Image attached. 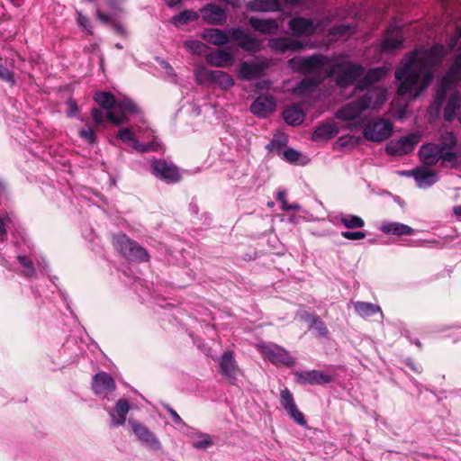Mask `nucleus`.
Here are the masks:
<instances>
[{
	"instance_id": "nucleus-1",
	"label": "nucleus",
	"mask_w": 461,
	"mask_h": 461,
	"mask_svg": "<svg viewBox=\"0 0 461 461\" xmlns=\"http://www.w3.org/2000/svg\"><path fill=\"white\" fill-rule=\"evenodd\" d=\"M387 99V92L382 87L368 89L361 97L351 101L336 112V118L348 122L351 131L364 127L366 116L364 112L381 106Z\"/></svg>"
},
{
	"instance_id": "nucleus-2",
	"label": "nucleus",
	"mask_w": 461,
	"mask_h": 461,
	"mask_svg": "<svg viewBox=\"0 0 461 461\" xmlns=\"http://www.w3.org/2000/svg\"><path fill=\"white\" fill-rule=\"evenodd\" d=\"M289 67L299 73L314 76L322 82L336 73L335 60L326 55L313 54L306 57H295L289 61Z\"/></svg>"
},
{
	"instance_id": "nucleus-3",
	"label": "nucleus",
	"mask_w": 461,
	"mask_h": 461,
	"mask_svg": "<svg viewBox=\"0 0 461 461\" xmlns=\"http://www.w3.org/2000/svg\"><path fill=\"white\" fill-rule=\"evenodd\" d=\"M117 137L136 151L144 153L158 150L160 145L155 140L154 131L145 123L119 130Z\"/></svg>"
},
{
	"instance_id": "nucleus-4",
	"label": "nucleus",
	"mask_w": 461,
	"mask_h": 461,
	"mask_svg": "<svg viewBox=\"0 0 461 461\" xmlns=\"http://www.w3.org/2000/svg\"><path fill=\"white\" fill-rule=\"evenodd\" d=\"M95 101L105 111H113L117 114H136L138 106L128 97L116 100L114 95L107 92H99L95 95Z\"/></svg>"
},
{
	"instance_id": "nucleus-5",
	"label": "nucleus",
	"mask_w": 461,
	"mask_h": 461,
	"mask_svg": "<svg viewBox=\"0 0 461 461\" xmlns=\"http://www.w3.org/2000/svg\"><path fill=\"white\" fill-rule=\"evenodd\" d=\"M420 161L426 166L440 163L444 167L456 168V156L450 152H443L437 143L423 144L419 149Z\"/></svg>"
},
{
	"instance_id": "nucleus-6",
	"label": "nucleus",
	"mask_w": 461,
	"mask_h": 461,
	"mask_svg": "<svg viewBox=\"0 0 461 461\" xmlns=\"http://www.w3.org/2000/svg\"><path fill=\"white\" fill-rule=\"evenodd\" d=\"M113 245L120 253L131 261L145 262L149 260L147 250L125 234L113 237Z\"/></svg>"
},
{
	"instance_id": "nucleus-7",
	"label": "nucleus",
	"mask_w": 461,
	"mask_h": 461,
	"mask_svg": "<svg viewBox=\"0 0 461 461\" xmlns=\"http://www.w3.org/2000/svg\"><path fill=\"white\" fill-rule=\"evenodd\" d=\"M258 350L263 357L276 366L291 367L295 360L290 353L283 347L272 342H259L257 344Z\"/></svg>"
},
{
	"instance_id": "nucleus-8",
	"label": "nucleus",
	"mask_w": 461,
	"mask_h": 461,
	"mask_svg": "<svg viewBox=\"0 0 461 461\" xmlns=\"http://www.w3.org/2000/svg\"><path fill=\"white\" fill-rule=\"evenodd\" d=\"M335 67L336 73H339L336 77V84L340 87H347L354 84L364 73V67L362 65L349 61H335Z\"/></svg>"
},
{
	"instance_id": "nucleus-9",
	"label": "nucleus",
	"mask_w": 461,
	"mask_h": 461,
	"mask_svg": "<svg viewBox=\"0 0 461 461\" xmlns=\"http://www.w3.org/2000/svg\"><path fill=\"white\" fill-rule=\"evenodd\" d=\"M392 131L393 124L382 118L366 122L363 127V136L365 139L374 142L384 141L391 136Z\"/></svg>"
},
{
	"instance_id": "nucleus-10",
	"label": "nucleus",
	"mask_w": 461,
	"mask_h": 461,
	"mask_svg": "<svg viewBox=\"0 0 461 461\" xmlns=\"http://www.w3.org/2000/svg\"><path fill=\"white\" fill-rule=\"evenodd\" d=\"M420 139V133L412 132L397 140H392L387 143L385 151L391 156L407 155L414 149Z\"/></svg>"
},
{
	"instance_id": "nucleus-11",
	"label": "nucleus",
	"mask_w": 461,
	"mask_h": 461,
	"mask_svg": "<svg viewBox=\"0 0 461 461\" xmlns=\"http://www.w3.org/2000/svg\"><path fill=\"white\" fill-rule=\"evenodd\" d=\"M269 64L266 59L256 58L252 61H241L238 76L243 80H253L260 77Z\"/></svg>"
},
{
	"instance_id": "nucleus-12",
	"label": "nucleus",
	"mask_w": 461,
	"mask_h": 461,
	"mask_svg": "<svg viewBox=\"0 0 461 461\" xmlns=\"http://www.w3.org/2000/svg\"><path fill=\"white\" fill-rule=\"evenodd\" d=\"M128 423L142 445L154 451L161 450L162 445L159 439L145 425L132 420H130Z\"/></svg>"
},
{
	"instance_id": "nucleus-13",
	"label": "nucleus",
	"mask_w": 461,
	"mask_h": 461,
	"mask_svg": "<svg viewBox=\"0 0 461 461\" xmlns=\"http://www.w3.org/2000/svg\"><path fill=\"white\" fill-rule=\"evenodd\" d=\"M321 25V22L314 23L312 19L303 16L293 17L288 22V29L292 34L296 37L312 36Z\"/></svg>"
},
{
	"instance_id": "nucleus-14",
	"label": "nucleus",
	"mask_w": 461,
	"mask_h": 461,
	"mask_svg": "<svg viewBox=\"0 0 461 461\" xmlns=\"http://www.w3.org/2000/svg\"><path fill=\"white\" fill-rule=\"evenodd\" d=\"M152 173L167 184L176 183L181 176L178 168L172 163L163 159L154 160L151 164Z\"/></svg>"
},
{
	"instance_id": "nucleus-15",
	"label": "nucleus",
	"mask_w": 461,
	"mask_h": 461,
	"mask_svg": "<svg viewBox=\"0 0 461 461\" xmlns=\"http://www.w3.org/2000/svg\"><path fill=\"white\" fill-rule=\"evenodd\" d=\"M219 372L230 384H235L240 369L235 360L233 352L225 351L219 358Z\"/></svg>"
},
{
	"instance_id": "nucleus-16",
	"label": "nucleus",
	"mask_w": 461,
	"mask_h": 461,
	"mask_svg": "<svg viewBox=\"0 0 461 461\" xmlns=\"http://www.w3.org/2000/svg\"><path fill=\"white\" fill-rule=\"evenodd\" d=\"M403 36L398 25H391L380 42L379 49L383 53H393L402 47Z\"/></svg>"
},
{
	"instance_id": "nucleus-17",
	"label": "nucleus",
	"mask_w": 461,
	"mask_h": 461,
	"mask_svg": "<svg viewBox=\"0 0 461 461\" xmlns=\"http://www.w3.org/2000/svg\"><path fill=\"white\" fill-rule=\"evenodd\" d=\"M230 40L237 42L238 46L246 51H257L259 50L260 41L249 35L244 29L235 27L228 30Z\"/></svg>"
},
{
	"instance_id": "nucleus-18",
	"label": "nucleus",
	"mask_w": 461,
	"mask_h": 461,
	"mask_svg": "<svg viewBox=\"0 0 461 461\" xmlns=\"http://www.w3.org/2000/svg\"><path fill=\"white\" fill-rule=\"evenodd\" d=\"M280 402L286 411L290 418L301 426L306 425V420L303 414L298 410L294 396L289 389L285 388L280 392Z\"/></svg>"
},
{
	"instance_id": "nucleus-19",
	"label": "nucleus",
	"mask_w": 461,
	"mask_h": 461,
	"mask_svg": "<svg viewBox=\"0 0 461 461\" xmlns=\"http://www.w3.org/2000/svg\"><path fill=\"white\" fill-rule=\"evenodd\" d=\"M202 19L208 24L223 25L227 22L224 9L214 4H207L199 11Z\"/></svg>"
},
{
	"instance_id": "nucleus-20",
	"label": "nucleus",
	"mask_w": 461,
	"mask_h": 461,
	"mask_svg": "<svg viewBox=\"0 0 461 461\" xmlns=\"http://www.w3.org/2000/svg\"><path fill=\"white\" fill-rule=\"evenodd\" d=\"M269 48L277 53H285L286 51H300L303 49V43L290 37H278L269 40Z\"/></svg>"
},
{
	"instance_id": "nucleus-21",
	"label": "nucleus",
	"mask_w": 461,
	"mask_h": 461,
	"mask_svg": "<svg viewBox=\"0 0 461 461\" xmlns=\"http://www.w3.org/2000/svg\"><path fill=\"white\" fill-rule=\"evenodd\" d=\"M295 376L297 382L302 384H326L333 381L331 375L319 370L296 372Z\"/></svg>"
},
{
	"instance_id": "nucleus-22",
	"label": "nucleus",
	"mask_w": 461,
	"mask_h": 461,
	"mask_svg": "<svg viewBox=\"0 0 461 461\" xmlns=\"http://www.w3.org/2000/svg\"><path fill=\"white\" fill-rule=\"evenodd\" d=\"M91 115L94 122L97 126H101L105 121H109L115 125L126 123L128 117L125 114H117L113 111L100 110L97 108L92 109Z\"/></svg>"
},
{
	"instance_id": "nucleus-23",
	"label": "nucleus",
	"mask_w": 461,
	"mask_h": 461,
	"mask_svg": "<svg viewBox=\"0 0 461 461\" xmlns=\"http://www.w3.org/2000/svg\"><path fill=\"white\" fill-rule=\"evenodd\" d=\"M276 99L271 95H259L251 104L250 111L258 117H267L276 109Z\"/></svg>"
},
{
	"instance_id": "nucleus-24",
	"label": "nucleus",
	"mask_w": 461,
	"mask_h": 461,
	"mask_svg": "<svg viewBox=\"0 0 461 461\" xmlns=\"http://www.w3.org/2000/svg\"><path fill=\"white\" fill-rule=\"evenodd\" d=\"M93 390L96 394L107 395L116 388L113 378L105 372L97 373L93 378Z\"/></svg>"
},
{
	"instance_id": "nucleus-25",
	"label": "nucleus",
	"mask_w": 461,
	"mask_h": 461,
	"mask_svg": "<svg viewBox=\"0 0 461 461\" xmlns=\"http://www.w3.org/2000/svg\"><path fill=\"white\" fill-rule=\"evenodd\" d=\"M443 152H450L456 156L455 162H453L456 168L461 167V152L456 150L457 140L455 134L451 131H446L441 134L439 143H437Z\"/></svg>"
},
{
	"instance_id": "nucleus-26",
	"label": "nucleus",
	"mask_w": 461,
	"mask_h": 461,
	"mask_svg": "<svg viewBox=\"0 0 461 461\" xmlns=\"http://www.w3.org/2000/svg\"><path fill=\"white\" fill-rule=\"evenodd\" d=\"M420 188H428L438 181L436 172L423 167H419L411 172Z\"/></svg>"
},
{
	"instance_id": "nucleus-27",
	"label": "nucleus",
	"mask_w": 461,
	"mask_h": 461,
	"mask_svg": "<svg viewBox=\"0 0 461 461\" xmlns=\"http://www.w3.org/2000/svg\"><path fill=\"white\" fill-rule=\"evenodd\" d=\"M206 62L217 68H228L234 61L233 54L224 50H216L205 55Z\"/></svg>"
},
{
	"instance_id": "nucleus-28",
	"label": "nucleus",
	"mask_w": 461,
	"mask_h": 461,
	"mask_svg": "<svg viewBox=\"0 0 461 461\" xmlns=\"http://www.w3.org/2000/svg\"><path fill=\"white\" fill-rule=\"evenodd\" d=\"M249 23L255 31L263 34H276L279 29L278 23L273 18L263 19L251 16Z\"/></svg>"
},
{
	"instance_id": "nucleus-29",
	"label": "nucleus",
	"mask_w": 461,
	"mask_h": 461,
	"mask_svg": "<svg viewBox=\"0 0 461 461\" xmlns=\"http://www.w3.org/2000/svg\"><path fill=\"white\" fill-rule=\"evenodd\" d=\"M130 411V405L126 399H120L114 410L109 411L111 417V427L117 428L126 421V416Z\"/></svg>"
},
{
	"instance_id": "nucleus-30",
	"label": "nucleus",
	"mask_w": 461,
	"mask_h": 461,
	"mask_svg": "<svg viewBox=\"0 0 461 461\" xmlns=\"http://www.w3.org/2000/svg\"><path fill=\"white\" fill-rule=\"evenodd\" d=\"M443 117L447 122H452L456 118L461 122V96L459 94L455 93L448 98Z\"/></svg>"
},
{
	"instance_id": "nucleus-31",
	"label": "nucleus",
	"mask_w": 461,
	"mask_h": 461,
	"mask_svg": "<svg viewBox=\"0 0 461 461\" xmlns=\"http://www.w3.org/2000/svg\"><path fill=\"white\" fill-rule=\"evenodd\" d=\"M202 38L215 46H222L230 41L228 31L217 28H207L202 32Z\"/></svg>"
},
{
	"instance_id": "nucleus-32",
	"label": "nucleus",
	"mask_w": 461,
	"mask_h": 461,
	"mask_svg": "<svg viewBox=\"0 0 461 461\" xmlns=\"http://www.w3.org/2000/svg\"><path fill=\"white\" fill-rule=\"evenodd\" d=\"M246 6L249 11L258 13H273L281 10L279 0H250Z\"/></svg>"
},
{
	"instance_id": "nucleus-33",
	"label": "nucleus",
	"mask_w": 461,
	"mask_h": 461,
	"mask_svg": "<svg viewBox=\"0 0 461 461\" xmlns=\"http://www.w3.org/2000/svg\"><path fill=\"white\" fill-rule=\"evenodd\" d=\"M380 230L388 235L409 236L414 234V230L404 223L397 221H383Z\"/></svg>"
},
{
	"instance_id": "nucleus-34",
	"label": "nucleus",
	"mask_w": 461,
	"mask_h": 461,
	"mask_svg": "<svg viewBox=\"0 0 461 461\" xmlns=\"http://www.w3.org/2000/svg\"><path fill=\"white\" fill-rule=\"evenodd\" d=\"M283 118L289 125H299L304 120V113L300 104H292L284 110Z\"/></svg>"
},
{
	"instance_id": "nucleus-35",
	"label": "nucleus",
	"mask_w": 461,
	"mask_h": 461,
	"mask_svg": "<svg viewBox=\"0 0 461 461\" xmlns=\"http://www.w3.org/2000/svg\"><path fill=\"white\" fill-rule=\"evenodd\" d=\"M339 130L332 122H326L319 125L312 133V139L313 141L327 140L333 138Z\"/></svg>"
},
{
	"instance_id": "nucleus-36",
	"label": "nucleus",
	"mask_w": 461,
	"mask_h": 461,
	"mask_svg": "<svg viewBox=\"0 0 461 461\" xmlns=\"http://www.w3.org/2000/svg\"><path fill=\"white\" fill-rule=\"evenodd\" d=\"M212 76L211 83L222 90H229L235 84L233 77L225 71L214 70Z\"/></svg>"
},
{
	"instance_id": "nucleus-37",
	"label": "nucleus",
	"mask_w": 461,
	"mask_h": 461,
	"mask_svg": "<svg viewBox=\"0 0 461 461\" xmlns=\"http://www.w3.org/2000/svg\"><path fill=\"white\" fill-rule=\"evenodd\" d=\"M352 303L356 313L362 318H368L381 312L380 306L372 303L357 301Z\"/></svg>"
},
{
	"instance_id": "nucleus-38",
	"label": "nucleus",
	"mask_w": 461,
	"mask_h": 461,
	"mask_svg": "<svg viewBox=\"0 0 461 461\" xmlns=\"http://www.w3.org/2000/svg\"><path fill=\"white\" fill-rule=\"evenodd\" d=\"M321 83L315 78H303L293 88V93L300 95H310L316 91Z\"/></svg>"
},
{
	"instance_id": "nucleus-39",
	"label": "nucleus",
	"mask_w": 461,
	"mask_h": 461,
	"mask_svg": "<svg viewBox=\"0 0 461 461\" xmlns=\"http://www.w3.org/2000/svg\"><path fill=\"white\" fill-rule=\"evenodd\" d=\"M385 67H378L371 68L365 77L360 80V87H367L370 85L381 80L387 74Z\"/></svg>"
},
{
	"instance_id": "nucleus-40",
	"label": "nucleus",
	"mask_w": 461,
	"mask_h": 461,
	"mask_svg": "<svg viewBox=\"0 0 461 461\" xmlns=\"http://www.w3.org/2000/svg\"><path fill=\"white\" fill-rule=\"evenodd\" d=\"M192 447L196 449H207L213 446V441L209 434L197 432L191 436Z\"/></svg>"
},
{
	"instance_id": "nucleus-41",
	"label": "nucleus",
	"mask_w": 461,
	"mask_h": 461,
	"mask_svg": "<svg viewBox=\"0 0 461 461\" xmlns=\"http://www.w3.org/2000/svg\"><path fill=\"white\" fill-rule=\"evenodd\" d=\"M336 219L347 229L363 228L365 226L364 220L357 215L346 214L338 216Z\"/></svg>"
},
{
	"instance_id": "nucleus-42",
	"label": "nucleus",
	"mask_w": 461,
	"mask_h": 461,
	"mask_svg": "<svg viewBox=\"0 0 461 461\" xmlns=\"http://www.w3.org/2000/svg\"><path fill=\"white\" fill-rule=\"evenodd\" d=\"M199 18V13L193 10H185L171 18V23L176 26H181L189 22L196 21Z\"/></svg>"
},
{
	"instance_id": "nucleus-43",
	"label": "nucleus",
	"mask_w": 461,
	"mask_h": 461,
	"mask_svg": "<svg viewBox=\"0 0 461 461\" xmlns=\"http://www.w3.org/2000/svg\"><path fill=\"white\" fill-rule=\"evenodd\" d=\"M213 71L214 70H211L203 65H198L194 68V77L196 82L200 85L211 83Z\"/></svg>"
},
{
	"instance_id": "nucleus-44",
	"label": "nucleus",
	"mask_w": 461,
	"mask_h": 461,
	"mask_svg": "<svg viewBox=\"0 0 461 461\" xmlns=\"http://www.w3.org/2000/svg\"><path fill=\"white\" fill-rule=\"evenodd\" d=\"M17 260L20 263V265L23 267V276H25L28 278L36 277L37 273L32 259L28 258L25 256L18 255Z\"/></svg>"
},
{
	"instance_id": "nucleus-45",
	"label": "nucleus",
	"mask_w": 461,
	"mask_h": 461,
	"mask_svg": "<svg viewBox=\"0 0 461 461\" xmlns=\"http://www.w3.org/2000/svg\"><path fill=\"white\" fill-rule=\"evenodd\" d=\"M354 32L353 27L350 24H339L331 28L329 34L334 39H340L342 37L350 35Z\"/></svg>"
},
{
	"instance_id": "nucleus-46",
	"label": "nucleus",
	"mask_w": 461,
	"mask_h": 461,
	"mask_svg": "<svg viewBox=\"0 0 461 461\" xmlns=\"http://www.w3.org/2000/svg\"><path fill=\"white\" fill-rule=\"evenodd\" d=\"M184 47L192 54H201L206 45L198 40L189 39L184 42Z\"/></svg>"
},
{
	"instance_id": "nucleus-47",
	"label": "nucleus",
	"mask_w": 461,
	"mask_h": 461,
	"mask_svg": "<svg viewBox=\"0 0 461 461\" xmlns=\"http://www.w3.org/2000/svg\"><path fill=\"white\" fill-rule=\"evenodd\" d=\"M276 199L282 203V209L284 211H299L300 205L297 203H286V194L285 191H279L276 194Z\"/></svg>"
},
{
	"instance_id": "nucleus-48",
	"label": "nucleus",
	"mask_w": 461,
	"mask_h": 461,
	"mask_svg": "<svg viewBox=\"0 0 461 461\" xmlns=\"http://www.w3.org/2000/svg\"><path fill=\"white\" fill-rule=\"evenodd\" d=\"M310 327L314 329L321 337H326L328 335V329L319 316L312 318V322L310 324Z\"/></svg>"
},
{
	"instance_id": "nucleus-49",
	"label": "nucleus",
	"mask_w": 461,
	"mask_h": 461,
	"mask_svg": "<svg viewBox=\"0 0 461 461\" xmlns=\"http://www.w3.org/2000/svg\"><path fill=\"white\" fill-rule=\"evenodd\" d=\"M77 23L87 33L92 34V25L89 19L84 15L81 12H77Z\"/></svg>"
},
{
	"instance_id": "nucleus-50",
	"label": "nucleus",
	"mask_w": 461,
	"mask_h": 461,
	"mask_svg": "<svg viewBox=\"0 0 461 461\" xmlns=\"http://www.w3.org/2000/svg\"><path fill=\"white\" fill-rule=\"evenodd\" d=\"M0 79L9 83L11 86H14L16 81L14 79V73L5 68L0 62Z\"/></svg>"
},
{
	"instance_id": "nucleus-51",
	"label": "nucleus",
	"mask_w": 461,
	"mask_h": 461,
	"mask_svg": "<svg viewBox=\"0 0 461 461\" xmlns=\"http://www.w3.org/2000/svg\"><path fill=\"white\" fill-rule=\"evenodd\" d=\"M79 136L89 144H94L96 141L95 131L91 127L80 130Z\"/></svg>"
},
{
	"instance_id": "nucleus-52",
	"label": "nucleus",
	"mask_w": 461,
	"mask_h": 461,
	"mask_svg": "<svg viewBox=\"0 0 461 461\" xmlns=\"http://www.w3.org/2000/svg\"><path fill=\"white\" fill-rule=\"evenodd\" d=\"M283 157L287 162L297 163L303 155L294 149H287L284 151Z\"/></svg>"
},
{
	"instance_id": "nucleus-53",
	"label": "nucleus",
	"mask_w": 461,
	"mask_h": 461,
	"mask_svg": "<svg viewBox=\"0 0 461 461\" xmlns=\"http://www.w3.org/2000/svg\"><path fill=\"white\" fill-rule=\"evenodd\" d=\"M287 142V139L285 135L280 134L278 136H275L271 142L267 145V148L270 149H278L285 146Z\"/></svg>"
},
{
	"instance_id": "nucleus-54",
	"label": "nucleus",
	"mask_w": 461,
	"mask_h": 461,
	"mask_svg": "<svg viewBox=\"0 0 461 461\" xmlns=\"http://www.w3.org/2000/svg\"><path fill=\"white\" fill-rule=\"evenodd\" d=\"M316 0H285V5L293 7L309 8Z\"/></svg>"
},
{
	"instance_id": "nucleus-55",
	"label": "nucleus",
	"mask_w": 461,
	"mask_h": 461,
	"mask_svg": "<svg viewBox=\"0 0 461 461\" xmlns=\"http://www.w3.org/2000/svg\"><path fill=\"white\" fill-rule=\"evenodd\" d=\"M341 236L347 240H363L364 238H366V232L365 231H349V230H346V231H342L341 232Z\"/></svg>"
},
{
	"instance_id": "nucleus-56",
	"label": "nucleus",
	"mask_w": 461,
	"mask_h": 461,
	"mask_svg": "<svg viewBox=\"0 0 461 461\" xmlns=\"http://www.w3.org/2000/svg\"><path fill=\"white\" fill-rule=\"evenodd\" d=\"M166 409L168 411V413L171 415L172 420L175 424L186 426L185 424V422L183 421L182 418L177 414V412L174 409H172L170 406H166Z\"/></svg>"
},
{
	"instance_id": "nucleus-57",
	"label": "nucleus",
	"mask_w": 461,
	"mask_h": 461,
	"mask_svg": "<svg viewBox=\"0 0 461 461\" xmlns=\"http://www.w3.org/2000/svg\"><path fill=\"white\" fill-rule=\"evenodd\" d=\"M302 321L309 322L310 324L312 322V318H316L317 315L311 314L306 311H299L296 314Z\"/></svg>"
},
{
	"instance_id": "nucleus-58",
	"label": "nucleus",
	"mask_w": 461,
	"mask_h": 461,
	"mask_svg": "<svg viewBox=\"0 0 461 461\" xmlns=\"http://www.w3.org/2000/svg\"><path fill=\"white\" fill-rule=\"evenodd\" d=\"M124 2L125 0H108L107 5L111 9L121 12Z\"/></svg>"
},
{
	"instance_id": "nucleus-59",
	"label": "nucleus",
	"mask_w": 461,
	"mask_h": 461,
	"mask_svg": "<svg viewBox=\"0 0 461 461\" xmlns=\"http://www.w3.org/2000/svg\"><path fill=\"white\" fill-rule=\"evenodd\" d=\"M68 111L67 112V114L68 117H74L77 113V105L75 101L70 100L68 102Z\"/></svg>"
},
{
	"instance_id": "nucleus-60",
	"label": "nucleus",
	"mask_w": 461,
	"mask_h": 461,
	"mask_svg": "<svg viewBox=\"0 0 461 461\" xmlns=\"http://www.w3.org/2000/svg\"><path fill=\"white\" fill-rule=\"evenodd\" d=\"M443 8L447 11L451 5H461V0H438Z\"/></svg>"
},
{
	"instance_id": "nucleus-61",
	"label": "nucleus",
	"mask_w": 461,
	"mask_h": 461,
	"mask_svg": "<svg viewBox=\"0 0 461 461\" xmlns=\"http://www.w3.org/2000/svg\"><path fill=\"white\" fill-rule=\"evenodd\" d=\"M7 236L6 225L5 221L0 218V241H4Z\"/></svg>"
},
{
	"instance_id": "nucleus-62",
	"label": "nucleus",
	"mask_w": 461,
	"mask_h": 461,
	"mask_svg": "<svg viewBox=\"0 0 461 461\" xmlns=\"http://www.w3.org/2000/svg\"><path fill=\"white\" fill-rule=\"evenodd\" d=\"M35 261L40 270L46 271L48 269L49 266L44 258H35Z\"/></svg>"
},
{
	"instance_id": "nucleus-63",
	"label": "nucleus",
	"mask_w": 461,
	"mask_h": 461,
	"mask_svg": "<svg viewBox=\"0 0 461 461\" xmlns=\"http://www.w3.org/2000/svg\"><path fill=\"white\" fill-rule=\"evenodd\" d=\"M185 0H165L166 5L170 8L179 7L180 5Z\"/></svg>"
},
{
	"instance_id": "nucleus-64",
	"label": "nucleus",
	"mask_w": 461,
	"mask_h": 461,
	"mask_svg": "<svg viewBox=\"0 0 461 461\" xmlns=\"http://www.w3.org/2000/svg\"><path fill=\"white\" fill-rule=\"evenodd\" d=\"M96 16L104 23H107L110 21L109 15H107V14H105L100 12V11H97Z\"/></svg>"
}]
</instances>
